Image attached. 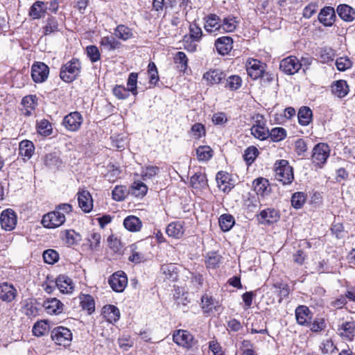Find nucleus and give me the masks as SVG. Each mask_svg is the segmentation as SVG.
Masks as SVG:
<instances>
[{
	"instance_id": "nucleus-1",
	"label": "nucleus",
	"mask_w": 355,
	"mask_h": 355,
	"mask_svg": "<svg viewBox=\"0 0 355 355\" xmlns=\"http://www.w3.org/2000/svg\"><path fill=\"white\" fill-rule=\"evenodd\" d=\"M81 63L77 58H72L62 66L60 72V78L66 83L76 80L81 71Z\"/></svg>"
},
{
	"instance_id": "nucleus-2",
	"label": "nucleus",
	"mask_w": 355,
	"mask_h": 355,
	"mask_svg": "<svg viewBox=\"0 0 355 355\" xmlns=\"http://www.w3.org/2000/svg\"><path fill=\"white\" fill-rule=\"evenodd\" d=\"M275 179L283 184H290L293 179V170L288 162L285 159H280L275 164Z\"/></svg>"
},
{
	"instance_id": "nucleus-3",
	"label": "nucleus",
	"mask_w": 355,
	"mask_h": 355,
	"mask_svg": "<svg viewBox=\"0 0 355 355\" xmlns=\"http://www.w3.org/2000/svg\"><path fill=\"white\" fill-rule=\"evenodd\" d=\"M51 338L55 344L64 347L70 345L72 340V333L69 329L60 326L51 331Z\"/></svg>"
},
{
	"instance_id": "nucleus-4",
	"label": "nucleus",
	"mask_w": 355,
	"mask_h": 355,
	"mask_svg": "<svg viewBox=\"0 0 355 355\" xmlns=\"http://www.w3.org/2000/svg\"><path fill=\"white\" fill-rule=\"evenodd\" d=\"M65 220L64 213L55 210L44 214L41 223L46 228L54 229L62 225Z\"/></svg>"
},
{
	"instance_id": "nucleus-5",
	"label": "nucleus",
	"mask_w": 355,
	"mask_h": 355,
	"mask_svg": "<svg viewBox=\"0 0 355 355\" xmlns=\"http://www.w3.org/2000/svg\"><path fill=\"white\" fill-rule=\"evenodd\" d=\"M254 123L250 130L251 134L259 140H265L269 137L268 128L266 126V120L263 116L257 114L254 116Z\"/></svg>"
},
{
	"instance_id": "nucleus-6",
	"label": "nucleus",
	"mask_w": 355,
	"mask_h": 355,
	"mask_svg": "<svg viewBox=\"0 0 355 355\" xmlns=\"http://www.w3.org/2000/svg\"><path fill=\"white\" fill-rule=\"evenodd\" d=\"M329 154V146L324 143H319L314 146L312 150V162L317 166H321L327 162Z\"/></svg>"
},
{
	"instance_id": "nucleus-7",
	"label": "nucleus",
	"mask_w": 355,
	"mask_h": 355,
	"mask_svg": "<svg viewBox=\"0 0 355 355\" xmlns=\"http://www.w3.org/2000/svg\"><path fill=\"white\" fill-rule=\"evenodd\" d=\"M49 68L44 62H37L34 63L31 67V76L35 83H42L49 76Z\"/></svg>"
},
{
	"instance_id": "nucleus-8",
	"label": "nucleus",
	"mask_w": 355,
	"mask_h": 355,
	"mask_svg": "<svg viewBox=\"0 0 355 355\" xmlns=\"http://www.w3.org/2000/svg\"><path fill=\"white\" fill-rule=\"evenodd\" d=\"M109 284L113 291L121 293L123 291L127 286V276L124 272L121 270L117 271L110 277Z\"/></svg>"
},
{
	"instance_id": "nucleus-9",
	"label": "nucleus",
	"mask_w": 355,
	"mask_h": 355,
	"mask_svg": "<svg viewBox=\"0 0 355 355\" xmlns=\"http://www.w3.org/2000/svg\"><path fill=\"white\" fill-rule=\"evenodd\" d=\"M280 69L288 75H293L301 69L300 60L295 56H288L280 62Z\"/></svg>"
},
{
	"instance_id": "nucleus-10",
	"label": "nucleus",
	"mask_w": 355,
	"mask_h": 355,
	"mask_svg": "<svg viewBox=\"0 0 355 355\" xmlns=\"http://www.w3.org/2000/svg\"><path fill=\"white\" fill-rule=\"evenodd\" d=\"M174 342L183 347L189 349L195 344L193 336L187 331L179 329L173 336Z\"/></svg>"
},
{
	"instance_id": "nucleus-11",
	"label": "nucleus",
	"mask_w": 355,
	"mask_h": 355,
	"mask_svg": "<svg viewBox=\"0 0 355 355\" xmlns=\"http://www.w3.org/2000/svg\"><path fill=\"white\" fill-rule=\"evenodd\" d=\"M83 121L81 114L78 112H73L64 118L62 124L68 130L76 131L80 128Z\"/></svg>"
},
{
	"instance_id": "nucleus-12",
	"label": "nucleus",
	"mask_w": 355,
	"mask_h": 355,
	"mask_svg": "<svg viewBox=\"0 0 355 355\" xmlns=\"http://www.w3.org/2000/svg\"><path fill=\"white\" fill-rule=\"evenodd\" d=\"M0 223L3 230L6 231L13 230L17 225V216L15 211L10 209L3 211L1 215Z\"/></svg>"
},
{
	"instance_id": "nucleus-13",
	"label": "nucleus",
	"mask_w": 355,
	"mask_h": 355,
	"mask_svg": "<svg viewBox=\"0 0 355 355\" xmlns=\"http://www.w3.org/2000/svg\"><path fill=\"white\" fill-rule=\"evenodd\" d=\"M79 207L85 213H89L93 209V199L88 191L81 190L77 193Z\"/></svg>"
},
{
	"instance_id": "nucleus-14",
	"label": "nucleus",
	"mask_w": 355,
	"mask_h": 355,
	"mask_svg": "<svg viewBox=\"0 0 355 355\" xmlns=\"http://www.w3.org/2000/svg\"><path fill=\"white\" fill-rule=\"evenodd\" d=\"M63 303L55 297L46 299L43 303V307L46 312L50 315H59L64 309Z\"/></svg>"
},
{
	"instance_id": "nucleus-15",
	"label": "nucleus",
	"mask_w": 355,
	"mask_h": 355,
	"mask_svg": "<svg viewBox=\"0 0 355 355\" xmlns=\"http://www.w3.org/2000/svg\"><path fill=\"white\" fill-rule=\"evenodd\" d=\"M55 286L63 294L72 293L75 288L73 280L64 275L58 276L55 279Z\"/></svg>"
},
{
	"instance_id": "nucleus-16",
	"label": "nucleus",
	"mask_w": 355,
	"mask_h": 355,
	"mask_svg": "<svg viewBox=\"0 0 355 355\" xmlns=\"http://www.w3.org/2000/svg\"><path fill=\"white\" fill-rule=\"evenodd\" d=\"M21 112L25 116L33 114L35 107L37 105V98L35 95H28L21 100Z\"/></svg>"
},
{
	"instance_id": "nucleus-17",
	"label": "nucleus",
	"mask_w": 355,
	"mask_h": 355,
	"mask_svg": "<svg viewBox=\"0 0 355 355\" xmlns=\"http://www.w3.org/2000/svg\"><path fill=\"white\" fill-rule=\"evenodd\" d=\"M248 74L252 79H257L263 73L264 69L260 61L254 59L248 60L246 63Z\"/></svg>"
},
{
	"instance_id": "nucleus-18",
	"label": "nucleus",
	"mask_w": 355,
	"mask_h": 355,
	"mask_svg": "<svg viewBox=\"0 0 355 355\" xmlns=\"http://www.w3.org/2000/svg\"><path fill=\"white\" fill-rule=\"evenodd\" d=\"M215 46L219 54L227 55L233 48V40L228 36L219 37L215 42Z\"/></svg>"
},
{
	"instance_id": "nucleus-19",
	"label": "nucleus",
	"mask_w": 355,
	"mask_h": 355,
	"mask_svg": "<svg viewBox=\"0 0 355 355\" xmlns=\"http://www.w3.org/2000/svg\"><path fill=\"white\" fill-rule=\"evenodd\" d=\"M335 10L330 6H327L322 8L318 15V20L325 26H332L335 21Z\"/></svg>"
},
{
	"instance_id": "nucleus-20",
	"label": "nucleus",
	"mask_w": 355,
	"mask_h": 355,
	"mask_svg": "<svg viewBox=\"0 0 355 355\" xmlns=\"http://www.w3.org/2000/svg\"><path fill=\"white\" fill-rule=\"evenodd\" d=\"M48 7L44 1H37L30 8L28 15L33 19H39L44 17Z\"/></svg>"
},
{
	"instance_id": "nucleus-21",
	"label": "nucleus",
	"mask_w": 355,
	"mask_h": 355,
	"mask_svg": "<svg viewBox=\"0 0 355 355\" xmlns=\"http://www.w3.org/2000/svg\"><path fill=\"white\" fill-rule=\"evenodd\" d=\"M331 90L334 96L342 98L348 94L349 88L345 80H338L331 83Z\"/></svg>"
},
{
	"instance_id": "nucleus-22",
	"label": "nucleus",
	"mask_w": 355,
	"mask_h": 355,
	"mask_svg": "<svg viewBox=\"0 0 355 355\" xmlns=\"http://www.w3.org/2000/svg\"><path fill=\"white\" fill-rule=\"evenodd\" d=\"M338 334L348 340H352L355 336V324L353 321L342 322L338 328Z\"/></svg>"
},
{
	"instance_id": "nucleus-23",
	"label": "nucleus",
	"mask_w": 355,
	"mask_h": 355,
	"mask_svg": "<svg viewBox=\"0 0 355 355\" xmlns=\"http://www.w3.org/2000/svg\"><path fill=\"white\" fill-rule=\"evenodd\" d=\"M221 20L215 14H210L205 18L204 28L206 31L212 33L220 30Z\"/></svg>"
},
{
	"instance_id": "nucleus-24",
	"label": "nucleus",
	"mask_w": 355,
	"mask_h": 355,
	"mask_svg": "<svg viewBox=\"0 0 355 355\" xmlns=\"http://www.w3.org/2000/svg\"><path fill=\"white\" fill-rule=\"evenodd\" d=\"M260 223L262 224H270L278 221L279 219V214L275 209H266L262 210L259 215Z\"/></svg>"
},
{
	"instance_id": "nucleus-25",
	"label": "nucleus",
	"mask_w": 355,
	"mask_h": 355,
	"mask_svg": "<svg viewBox=\"0 0 355 355\" xmlns=\"http://www.w3.org/2000/svg\"><path fill=\"white\" fill-rule=\"evenodd\" d=\"M16 296V289L7 282L0 284V299L6 302L12 301Z\"/></svg>"
},
{
	"instance_id": "nucleus-26",
	"label": "nucleus",
	"mask_w": 355,
	"mask_h": 355,
	"mask_svg": "<svg viewBox=\"0 0 355 355\" xmlns=\"http://www.w3.org/2000/svg\"><path fill=\"white\" fill-rule=\"evenodd\" d=\"M297 322L300 325H305L311 321V315L307 306H299L295 309Z\"/></svg>"
},
{
	"instance_id": "nucleus-27",
	"label": "nucleus",
	"mask_w": 355,
	"mask_h": 355,
	"mask_svg": "<svg viewBox=\"0 0 355 355\" xmlns=\"http://www.w3.org/2000/svg\"><path fill=\"white\" fill-rule=\"evenodd\" d=\"M123 225L126 230L132 232H137L141 230L142 223L135 216H128L123 220Z\"/></svg>"
},
{
	"instance_id": "nucleus-28",
	"label": "nucleus",
	"mask_w": 355,
	"mask_h": 355,
	"mask_svg": "<svg viewBox=\"0 0 355 355\" xmlns=\"http://www.w3.org/2000/svg\"><path fill=\"white\" fill-rule=\"evenodd\" d=\"M252 187L257 195L264 196L270 191L268 180L263 178L255 179L252 182Z\"/></svg>"
},
{
	"instance_id": "nucleus-29",
	"label": "nucleus",
	"mask_w": 355,
	"mask_h": 355,
	"mask_svg": "<svg viewBox=\"0 0 355 355\" xmlns=\"http://www.w3.org/2000/svg\"><path fill=\"white\" fill-rule=\"evenodd\" d=\"M19 155L23 157L24 159H29L32 157L35 146L32 141L29 140H23L19 143Z\"/></svg>"
},
{
	"instance_id": "nucleus-30",
	"label": "nucleus",
	"mask_w": 355,
	"mask_h": 355,
	"mask_svg": "<svg viewBox=\"0 0 355 355\" xmlns=\"http://www.w3.org/2000/svg\"><path fill=\"white\" fill-rule=\"evenodd\" d=\"M339 17L346 21H352L355 19V10L347 4H341L337 7Z\"/></svg>"
},
{
	"instance_id": "nucleus-31",
	"label": "nucleus",
	"mask_w": 355,
	"mask_h": 355,
	"mask_svg": "<svg viewBox=\"0 0 355 355\" xmlns=\"http://www.w3.org/2000/svg\"><path fill=\"white\" fill-rule=\"evenodd\" d=\"M184 227L180 221L173 222L166 227V232L168 236L180 239L184 234Z\"/></svg>"
},
{
	"instance_id": "nucleus-32",
	"label": "nucleus",
	"mask_w": 355,
	"mask_h": 355,
	"mask_svg": "<svg viewBox=\"0 0 355 355\" xmlns=\"http://www.w3.org/2000/svg\"><path fill=\"white\" fill-rule=\"evenodd\" d=\"M100 46L105 50L112 51L121 48V44L114 37L105 36L101 37L100 40Z\"/></svg>"
},
{
	"instance_id": "nucleus-33",
	"label": "nucleus",
	"mask_w": 355,
	"mask_h": 355,
	"mask_svg": "<svg viewBox=\"0 0 355 355\" xmlns=\"http://www.w3.org/2000/svg\"><path fill=\"white\" fill-rule=\"evenodd\" d=\"M190 184L193 189L200 190L207 187L206 175L202 173H196L191 177Z\"/></svg>"
},
{
	"instance_id": "nucleus-34",
	"label": "nucleus",
	"mask_w": 355,
	"mask_h": 355,
	"mask_svg": "<svg viewBox=\"0 0 355 355\" xmlns=\"http://www.w3.org/2000/svg\"><path fill=\"white\" fill-rule=\"evenodd\" d=\"M103 315L110 323L116 322L120 318L119 309L114 305H107L103 307Z\"/></svg>"
},
{
	"instance_id": "nucleus-35",
	"label": "nucleus",
	"mask_w": 355,
	"mask_h": 355,
	"mask_svg": "<svg viewBox=\"0 0 355 355\" xmlns=\"http://www.w3.org/2000/svg\"><path fill=\"white\" fill-rule=\"evenodd\" d=\"M203 78L209 84H218L225 78V74L219 69H213L206 72L203 75Z\"/></svg>"
},
{
	"instance_id": "nucleus-36",
	"label": "nucleus",
	"mask_w": 355,
	"mask_h": 355,
	"mask_svg": "<svg viewBox=\"0 0 355 355\" xmlns=\"http://www.w3.org/2000/svg\"><path fill=\"white\" fill-rule=\"evenodd\" d=\"M218 187L224 192H228L231 190V184L229 182L230 178L227 173L220 171L217 173L216 178Z\"/></svg>"
},
{
	"instance_id": "nucleus-37",
	"label": "nucleus",
	"mask_w": 355,
	"mask_h": 355,
	"mask_svg": "<svg viewBox=\"0 0 355 355\" xmlns=\"http://www.w3.org/2000/svg\"><path fill=\"white\" fill-rule=\"evenodd\" d=\"M114 34L117 38L123 41H126L133 37L132 30L123 24H120L115 28Z\"/></svg>"
},
{
	"instance_id": "nucleus-38",
	"label": "nucleus",
	"mask_w": 355,
	"mask_h": 355,
	"mask_svg": "<svg viewBox=\"0 0 355 355\" xmlns=\"http://www.w3.org/2000/svg\"><path fill=\"white\" fill-rule=\"evenodd\" d=\"M80 304L83 309L87 311L89 314L94 311L95 303L92 296L89 295L82 294L79 297Z\"/></svg>"
},
{
	"instance_id": "nucleus-39",
	"label": "nucleus",
	"mask_w": 355,
	"mask_h": 355,
	"mask_svg": "<svg viewBox=\"0 0 355 355\" xmlns=\"http://www.w3.org/2000/svg\"><path fill=\"white\" fill-rule=\"evenodd\" d=\"M297 117L300 125H307L312 120V111L308 107H302L298 112Z\"/></svg>"
},
{
	"instance_id": "nucleus-40",
	"label": "nucleus",
	"mask_w": 355,
	"mask_h": 355,
	"mask_svg": "<svg viewBox=\"0 0 355 355\" xmlns=\"http://www.w3.org/2000/svg\"><path fill=\"white\" fill-rule=\"evenodd\" d=\"M160 272L164 275V279L175 281L177 279L176 267L173 264L163 265L161 267Z\"/></svg>"
},
{
	"instance_id": "nucleus-41",
	"label": "nucleus",
	"mask_w": 355,
	"mask_h": 355,
	"mask_svg": "<svg viewBox=\"0 0 355 355\" xmlns=\"http://www.w3.org/2000/svg\"><path fill=\"white\" fill-rule=\"evenodd\" d=\"M213 150L208 146H200L196 149L197 159L200 162L209 160L213 156Z\"/></svg>"
},
{
	"instance_id": "nucleus-42",
	"label": "nucleus",
	"mask_w": 355,
	"mask_h": 355,
	"mask_svg": "<svg viewBox=\"0 0 355 355\" xmlns=\"http://www.w3.org/2000/svg\"><path fill=\"white\" fill-rule=\"evenodd\" d=\"M44 35H48L51 33L59 31L58 22L55 17H48L45 25L43 26Z\"/></svg>"
},
{
	"instance_id": "nucleus-43",
	"label": "nucleus",
	"mask_w": 355,
	"mask_h": 355,
	"mask_svg": "<svg viewBox=\"0 0 355 355\" xmlns=\"http://www.w3.org/2000/svg\"><path fill=\"white\" fill-rule=\"evenodd\" d=\"M147 186L141 182H135L131 186L130 193L137 198H143L147 193Z\"/></svg>"
},
{
	"instance_id": "nucleus-44",
	"label": "nucleus",
	"mask_w": 355,
	"mask_h": 355,
	"mask_svg": "<svg viewBox=\"0 0 355 355\" xmlns=\"http://www.w3.org/2000/svg\"><path fill=\"white\" fill-rule=\"evenodd\" d=\"M219 225L223 232L229 231L234 225L235 221L234 217L230 214H223L220 216Z\"/></svg>"
},
{
	"instance_id": "nucleus-45",
	"label": "nucleus",
	"mask_w": 355,
	"mask_h": 355,
	"mask_svg": "<svg viewBox=\"0 0 355 355\" xmlns=\"http://www.w3.org/2000/svg\"><path fill=\"white\" fill-rule=\"evenodd\" d=\"M37 130L40 135L49 136L52 133V125L46 119H42L37 121Z\"/></svg>"
},
{
	"instance_id": "nucleus-46",
	"label": "nucleus",
	"mask_w": 355,
	"mask_h": 355,
	"mask_svg": "<svg viewBox=\"0 0 355 355\" xmlns=\"http://www.w3.org/2000/svg\"><path fill=\"white\" fill-rule=\"evenodd\" d=\"M87 241L88 242L89 248L92 251H98L100 249V244L101 241V236L98 232L91 233Z\"/></svg>"
},
{
	"instance_id": "nucleus-47",
	"label": "nucleus",
	"mask_w": 355,
	"mask_h": 355,
	"mask_svg": "<svg viewBox=\"0 0 355 355\" xmlns=\"http://www.w3.org/2000/svg\"><path fill=\"white\" fill-rule=\"evenodd\" d=\"M129 191L125 186H116L112 191V198L116 201H123L128 195Z\"/></svg>"
},
{
	"instance_id": "nucleus-48",
	"label": "nucleus",
	"mask_w": 355,
	"mask_h": 355,
	"mask_svg": "<svg viewBox=\"0 0 355 355\" xmlns=\"http://www.w3.org/2000/svg\"><path fill=\"white\" fill-rule=\"evenodd\" d=\"M49 324L45 320L37 322L33 327V333L36 336H42L48 333Z\"/></svg>"
},
{
	"instance_id": "nucleus-49",
	"label": "nucleus",
	"mask_w": 355,
	"mask_h": 355,
	"mask_svg": "<svg viewBox=\"0 0 355 355\" xmlns=\"http://www.w3.org/2000/svg\"><path fill=\"white\" fill-rule=\"evenodd\" d=\"M78 236V234L71 230H65L62 233V239L68 246L74 245L76 243L77 237Z\"/></svg>"
},
{
	"instance_id": "nucleus-50",
	"label": "nucleus",
	"mask_w": 355,
	"mask_h": 355,
	"mask_svg": "<svg viewBox=\"0 0 355 355\" xmlns=\"http://www.w3.org/2000/svg\"><path fill=\"white\" fill-rule=\"evenodd\" d=\"M202 309L204 312L209 313L214 308H216V302L213 297L207 294L204 295L201 298Z\"/></svg>"
},
{
	"instance_id": "nucleus-51",
	"label": "nucleus",
	"mask_w": 355,
	"mask_h": 355,
	"mask_svg": "<svg viewBox=\"0 0 355 355\" xmlns=\"http://www.w3.org/2000/svg\"><path fill=\"white\" fill-rule=\"evenodd\" d=\"M306 200V196L303 192H295L291 198V205L295 209H300Z\"/></svg>"
},
{
	"instance_id": "nucleus-52",
	"label": "nucleus",
	"mask_w": 355,
	"mask_h": 355,
	"mask_svg": "<svg viewBox=\"0 0 355 355\" xmlns=\"http://www.w3.org/2000/svg\"><path fill=\"white\" fill-rule=\"evenodd\" d=\"M221 260V257L215 252H209L206 258L207 266L209 268L217 267Z\"/></svg>"
},
{
	"instance_id": "nucleus-53",
	"label": "nucleus",
	"mask_w": 355,
	"mask_h": 355,
	"mask_svg": "<svg viewBox=\"0 0 355 355\" xmlns=\"http://www.w3.org/2000/svg\"><path fill=\"white\" fill-rule=\"evenodd\" d=\"M259 154L258 149L254 146L248 147L244 152L243 159L249 165L252 164Z\"/></svg>"
},
{
	"instance_id": "nucleus-54",
	"label": "nucleus",
	"mask_w": 355,
	"mask_h": 355,
	"mask_svg": "<svg viewBox=\"0 0 355 355\" xmlns=\"http://www.w3.org/2000/svg\"><path fill=\"white\" fill-rule=\"evenodd\" d=\"M236 24L235 17L229 16L223 19V23L221 22L220 29L226 32H232L236 28Z\"/></svg>"
},
{
	"instance_id": "nucleus-55",
	"label": "nucleus",
	"mask_w": 355,
	"mask_h": 355,
	"mask_svg": "<svg viewBox=\"0 0 355 355\" xmlns=\"http://www.w3.org/2000/svg\"><path fill=\"white\" fill-rule=\"evenodd\" d=\"M137 78L138 74L137 73L132 72L130 73L127 81V85L129 91H130L134 96L137 94Z\"/></svg>"
},
{
	"instance_id": "nucleus-56",
	"label": "nucleus",
	"mask_w": 355,
	"mask_h": 355,
	"mask_svg": "<svg viewBox=\"0 0 355 355\" xmlns=\"http://www.w3.org/2000/svg\"><path fill=\"white\" fill-rule=\"evenodd\" d=\"M242 80L236 75L230 76L227 79L226 87L231 90H236L241 87Z\"/></svg>"
},
{
	"instance_id": "nucleus-57",
	"label": "nucleus",
	"mask_w": 355,
	"mask_h": 355,
	"mask_svg": "<svg viewBox=\"0 0 355 355\" xmlns=\"http://www.w3.org/2000/svg\"><path fill=\"white\" fill-rule=\"evenodd\" d=\"M269 136L273 141H279L286 137V131L283 128H275L269 132Z\"/></svg>"
},
{
	"instance_id": "nucleus-58",
	"label": "nucleus",
	"mask_w": 355,
	"mask_h": 355,
	"mask_svg": "<svg viewBox=\"0 0 355 355\" xmlns=\"http://www.w3.org/2000/svg\"><path fill=\"white\" fill-rule=\"evenodd\" d=\"M43 259L45 263L53 264L58 261L59 254L55 250L49 249L44 252Z\"/></svg>"
},
{
	"instance_id": "nucleus-59",
	"label": "nucleus",
	"mask_w": 355,
	"mask_h": 355,
	"mask_svg": "<svg viewBox=\"0 0 355 355\" xmlns=\"http://www.w3.org/2000/svg\"><path fill=\"white\" fill-rule=\"evenodd\" d=\"M159 171V168L157 166H148L142 168V171H141L142 178L144 180H146L148 179H151L152 178H153L158 173Z\"/></svg>"
},
{
	"instance_id": "nucleus-60",
	"label": "nucleus",
	"mask_w": 355,
	"mask_h": 355,
	"mask_svg": "<svg viewBox=\"0 0 355 355\" xmlns=\"http://www.w3.org/2000/svg\"><path fill=\"white\" fill-rule=\"evenodd\" d=\"M191 133L194 138L200 139L205 135V128L202 123H196L191 126Z\"/></svg>"
},
{
	"instance_id": "nucleus-61",
	"label": "nucleus",
	"mask_w": 355,
	"mask_h": 355,
	"mask_svg": "<svg viewBox=\"0 0 355 355\" xmlns=\"http://www.w3.org/2000/svg\"><path fill=\"white\" fill-rule=\"evenodd\" d=\"M336 65L338 70L343 71L352 67V62L347 57H340L337 58Z\"/></svg>"
},
{
	"instance_id": "nucleus-62",
	"label": "nucleus",
	"mask_w": 355,
	"mask_h": 355,
	"mask_svg": "<svg viewBox=\"0 0 355 355\" xmlns=\"http://www.w3.org/2000/svg\"><path fill=\"white\" fill-rule=\"evenodd\" d=\"M113 94L119 99H125L127 98L129 95L130 91H129V89H126L123 85H116L113 88Z\"/></svg>"
},
{
	"instance_id": "nucleus-63",
	"label": "nucleus",
	"mask_w": 355,
	"mask_h": 355,
	"mask_svg": "<svg viewBox=\"0 0 355 355\" xmlns=\"http://www.w3.org/2000/svg\"><path fill=\"white\" fill-rule=\"evenodd\" d=\"M87 56L92 62L100 60L101 55L98 49L94 45L88 46L86 49Z\"/></svg>"
},
{
	"instance_id": "nucleus-64",
	"label": "nucleus",
	"mask_w": 355,
	"mask_h": 355,
	"mask_svg": "<svg viewBox=\"0 0 355 355\" xmlns=\"http://www.w3.org/2000/svg\"><path fill=\"white\" fill-rule=\"evenodd\" d=\"M189 35L193 40L199 41L202 35V32L196 24H191L189 26Z\"/></svg>"
}]
</instances>
